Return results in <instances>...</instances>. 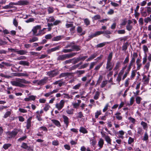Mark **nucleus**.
<instances>
[{
	"label": "nucleus",
	"instance_id": "f257e3e1",
	"mask_svg": "<svg viewBox=\"0 0 151 151\" xmlns=\"http://www.w3.org/2000/svg\"><path fill=\"white\" fill-rule=\"evenodd\" d=\"M76 52H72L70 54H65L58 56L57 60L58 61H63L67 59L71 58L77 54Z\"/></svg>",
	"mask_w": 151,
	"mask_h": 151
},
{
	"label": "nucleus",
	"instance_id": "f03ea898",
	"mask_svg": "<svg viewBox=\"0 0 151 151\" xmlns=\"http://www.w3.org/2000/svg\"><path fill=\"white\" fill-rule=\"evenodd\" d=\"M112 57L113 53L112 52H111L109 53L107 57L106 68H109L111 67H113L114 65H112V63L111 62Z\"/></svg>",
	"mask_w": 151,
	"mask_h": 151
},
{
	"label": "nucleus",
	"instance_id": "7ed1b4c3",
	"mask_svg": "<svg viewBox=\"0 0 151 151\" xmlns=\"http://www.w3.org/2000/svg\"><path fill=\"white\" fill-rule=\"evenodd\" d=\"M59 72L57 69L53 70L47 72V75L50 78L54 77L58 75Z\"/></svg>",
	"mask_w": 151,
	"mask_h": 151
},
{
	"label": "nucleus",
	"instance_id": "20e7f679",
	"mask_svg": "<svg viewBox=\"0 0 151 151\" xmlns=\"http://www.w3.org/2000/svg\"><path fill=\"white\" fill-rule=\"evenodd\" d=\"M19 131L17 129H14L12 131H8L7 134L9 136V138H12L15 137L18 133Z\"/></svg>",
	"mask_w": 151,
	"mask_h": 151
},
{
	"label": "nucleus",
	"instance_id": "39448f33",
	"mask_svg": "<svg viewBox=\"0 0 151 151\" xmlns=\"http://www.w3.org/2000/svg\"><path fill=\"white\" fill-rule=\"evenodd\" d=\"M16 3V5H27L29 4V1L27 0H20Z\"/></svg>",
	"mask_w": 151,
	"mask_h": 151
},
{
	"label": "nucleus",
	"instance_id": "423d86ee",
	"mask_svg": "<svg viewBox=\"0 0 151 151\" xmlns=\"http://www.w3.org/2000/svg\"><path fill=\"white\" fill-rule=\"evenodd\" d=\"M21 147L27 150L28 151H33V150L30 146H28L27 144L25 142H23L22 145L21 146Z\"/></svg>",
	"mask_w": 151,
	"mask_h": 151
},
{
	"label": "nucleus",
	"instance_id": "0eeeda50",
	"mask_svg": "<svg viewBox=\"0 0 151 151\" xmlns=\"http://www.w3.org/2000/svg\"><path fill=\"white\" fill-rule=\"evenodd\" d=\"M48 79L47 77H45L43 79L39 80L37 82V85L40 86L44 85L46 83Z\"/></svg>",
	"mask_w": 151,
	"mask_h": 151
},
{
	"label": "nucleus",
	"instance_id": "6e6552de",
	"mask_svg": "<svg viewBox=\"0 0 151 151\" xmlns=\"http://www.w3.org/2000/svg\"><path fill=\"white\" fill-rule=\"evenodd\" d=\"M11 83L12 86L20 87H23L25 86L24 84L19 82V81H12L11 82Z\"/></svg>",
	"mask_w": 151,
	"mask_h": 151
},
{
	"label": "nucleus",
	"instance_id": "1a4fd4ad",
	"mask_svg": "<svg viewBox=\"0 0 151 151\" xmlns=\"http://www.w3.org/2000/svg\"><path fill=\"white\" fill-rule=\"evenodd\" d=\"M65 102L63 100H61L59 104H56V107L58 109V110H60L64 105Z\"/></svg>",
	"mask_w": 151,
	"mask_h": 151
},
{
	"label": "nucleus",
	"instance_id": "9d476101",
	"mask_svg": "<svg viewBox=\"0 0 151 151\" xmlns=\"http://www.w3.org/2000/svg\"><path fill=\"white\" fill-rule=\"evenodd\" d=\"M62 117L63 119L64 124H65L66 128H67L70 123L69 119L67 116L65 115H63Z\"/></svg>",
	"mask_w": 151,
	"mask_h": 151
},
{
	"label": "nucleus",
	"instance_id": "9b49d317",
	"mask_svg": "<svg viewBox=\"0 0 151 151\" xmlns=\"http://www.w3.org/2000/svg\"><path fill=\"white\" fill-rule=\"evenodd\" d=\"M13 5H16V3L11 2L8 5L3 6L2 9H8L14 8L15 7L14 6H13Z\"/></svg>",
	"mask_w": 151,
	"mask_h": 151
},
{
	"label": "nucleus",
	"instance_id": "f8f14e48",
	"mask_svg": "<svg viewBox=\"0 0 151 151\" xmlns=\"http://www.w3.org/2000/svg\"><path fill=\"white\" fill-rule=\"evenodd\" d=\"M32 119V116H30L27 120L26 125V129H29L31 127V120Z\"/></svg>",
	"mask_w": 151,
	"mask_h": 151
},
{
	"label": "nucleus",
	"instance_id": "ddd939ff",
	"mask_svg": "<svg viewBox=\"0 0 151 151\" xmlns=\"http://www.w3.org/2000/svg\"><path fill=\"white\" fill-rule=\"evenodd\" d=\"M41 27L40 25H37L34 27L32 29V31L33 32V35L36 36V33L37 32V30L38 29H41Z\"/></svg>",
	"mask_w": 151,
	"mask_h": 151
},
{
	"label": "nucleus",
	"instance_id": "4468645a",
	"mask_svg": "<svg viewBox=\"0 0 151 151\" xmlns=\"http://www.w3.org/2000/svg\"><path fill=\"white\" fill-rule=\"evenodd\" d=\"M29 72L26 71H24L23 73H17L16 76L18 77L24 76L28 77L29 76Z\"/></svg>",
	"mask_w": 151,
	"mask_h": 151
},
{
	"label": "nucleus",
	"instance_id": "2eb2a0df",
	"mask_svg": "<svg viewBox=\"0 0 151 151\" xmlns=\"http://www.w3.org/2000/svg\"><path fill=\"white\" fill-rule=\"evenodd\" d=\"M36 96L31 95L29 96L28 98H25L24 100L26 101H34L36 99Z\"/></svg>",
	"mask_w": 151,
	"mask_h": 151
},
{
	"label": "nucleus",
	"instance_id": "dca6fc26",
	"mask_svg": "<svg viewBox=\"0 0 151 151\" xmlns=\"http://www.w3.org/2000/svg\"><path fill=\"white\" fill-rule=\"evenodd\" d=\"M64 36L63 35H59L53 37L52 39V41H58L61 40L64 38Z\"/></svg>",
	"mask_w": 151,
	"mask_h": 151
},
{
	"label": "nucleus",
	"instance_id": "f3484780",
	"mask_svg": "<svg viewBox=\"0 0 151 151\" xmlns=\"http://www.w3.org/2000/svg\"><path fill=\"white\" fill-rule=\"evenodd\" d=\"M141 62V60H140L139 58H137L136 61V63L137 65V70H139L141 66L142 65V64L140 63Z\"/></svg>",
	"mask_w": 151,
	"mask_h": 151
},
{
	"label": "nucleus",
	"instance_id": "a211bd4d",
	"mask_svg": "<svg viewBox=\"0 0 151 151\" xmlns=\"http://www.w3.org/2000/svg\"><path fill=\"white\" fill-rule=\"evenodd\" d=\"M71 50L73 51H78L81 50V47L79 45L73 44Z\"/></svg>",
	"mask_w": 151,
	"mask_h": 151
},
{
	"label": "nucleus",
	"instance_id": "6ab92c4d",
	"mask_svg": "<svg viewBox=\"0 0 151 151\" xmlns=\"http://www.w3.org/2000/svg\"><path fill=\"white\" fill-rule=\"evenodd\" d=\"M19 64L23 66H29V63L27 61L24 60H21L19 61Z\"/></svg>",
	"mask_w": 151,
	"mask_h": 151
},
{
	"label": "nucleus",
	"instance_id": "aec40b11",
	"mask_svg": "<svg viewBox=\"0 0 151 151\" xmlns=\"http://www.w3.org/2000/svg\"><path fill=\"white\" fill-rule=\"evenodd\" d=\"M138 57L137 53V52H134L132 57L130 61L134 63L135 61V59Z\"/></svg>",
	"mask_w": 151,
	"mask_h": 151
},
{
	"label": "nucleus",
	"instance_id": "412c9836",
	"mask_svg": "<svg viewBox=\"0 0 151 151\" xmlns=\"http://www.w3.org/2000/svg\"><path fill=\"white\" fill-rule=\"evenodd\" d=\"M150 79L148 77H147V76L144 75L143 76V80H144V83L145 84L147 85L148 84Z\"/></svg>",
	"mask_w": 151,
	"mask_h": 151
},
{
	"label": "nucleus",
	"instance_id": "4be33fe9",
	"mask_svg": "<svg viewBox=\"0 0 151 151\" xmlns=\"http://www.w3.org/2000/svg\"><path fill=\"white\" fill-rule=\"evenodd\" d=\"M97 56V54L96 53H94L91 55L89 58L86 59V61L87 62L90 61L94 58H95Z\"/></svg>",
	"mask_w": 151,
	"mask_h": 151
},
{
	"label": "nucleus",
	"instance_id": "5701e85b",
	"mask_svg": "<svg viewBox=\"0 0 151 151\" xmlns=\"http://www.w3.org/2000/svg\"><path fill=\"white\" fill-rule=\"evenodd\" d=\"M72 74V73H62L60 75L59 77L61 78L65 76H71Z\"/></svg>",
	"mask_w": 151,
	"mask_h": 151
},
{
	"label": "nucleus",
	"instance_id": "b1692460",
	"mask_svg": "<svg viewBox=\"0 0 151 151\" xmlns=\"http://www.w3.org/2000/svg\"><path fill=\"white\" fill-rule=\"evenodd\" d=\"M51 121L52 123L56 126L58 127H61V125L60 123L58 120L56 119H52Z\"/></svg>",
	"mask_w": 151,
	"mask_h": 151
},
{
	"label": "nucleus",
	"instance_id": "393cba45",
	"mask_svg": "<svg viewBox=\"0 0 151 151\" xmlns=\"http://www.w3.org/2000/svg\"><path fill=\"white\" fill-rule=\"evenodd\" d=\"M104 139L108 144L110 145H111V142L112 140L109 136L107 135V136H106Z\"/></svg>",
	"mask_w": 151,
	"mask_h": 151
},
{
	"label": "nucleus",
	"instance_id": "a878e982",
	"mask_svg": "<svg viewBox=\"0 0 151 151\" xmlns=\"http://www.w3.org/2000/svg\"><path fill=\"white\" fill-rule=\"evenodd\" d=\"M79 131L83 134H87L88 133V131L87 129L84 127H80Z\"/></svg>",
	"mask_w": 151,
	"mask_h": 151
},
{
	"label": "nucleus",
	"instance_id": "bb28decb",
	"mask_svg": "<svg viewBox=\"0 0 151 151\" xmlns=\"http://www.w3.org/2000/svg\"><path fill=\"white\" fill-rule=\"evenodd\" d=\"M72 60V63L73 64H75L78 62L80 61V59H79V57L78 58H74L71 59Z\"/></svg>",
	"mask_w": 151,
	"mask_h": 151
},
{
	"label": "nucleus",
	"instance_id": "cd10ccee",
	"mask_svg": "<svg viewBox=\"0 0 151 151\" xmlns=\"http://www.w3.org/2000/svg\"><path fill=\"white\" fill-rule=\"evenodd\" d=\"M128 45L129 43L128 42H127L125 43H124L122 47V50L123 51L126 50L127 49Z\"/></svg>",
	"mask_w": 151,
	"mask_h": 151
},
{
	"label": "nucleus",
	"instance_id": "c85d7f7f",
	"mask_svg": "<svg viewBox=\"0 0 151 151\" xmlns=\"http://www.w3.org/2000/svg\"><path fill=\"white\" fill-rule=\"evenodd\" d=\"M121 114V113L119 112H116L115 114V115L116 116V119L118 120H121L122 119V116L119 115Z\"/></svg>",
	"mask_w": 151,
	"mask_h": 151
},
{
	"label": "nucleus",
	"instance_id": "c756f323",
	"mask_svg": "<svg viewBox=\"0 0 151 151\" xmlns=\"http://www.w3.org/2000/svg\"><path fill=\"white\" fill-rule=\"evenodd\" d=\"M109 42H104L102 43H101L98 44L96 45V47L98 48L104 46L106 44H109Z\"/></svg>",
	"mask_w": 151,
	"mask_h": 151
},
{
	"label": "nucleus",
	"instance_id": "7c9ffc66",
	"mask_svg": "<svg viewBox=\"0 0 151 151\" xmlns=\"http://www.w3.org/2000/svg\"><path fill=\"white\" fill-rule=\"evenodd\" d=\"M134 63L131 62V61L130 62V63L129 64V65L127 67V72H128L129 73V71H130L131 69L132 68V66L133 65H134Z\"/></svg>",
	"mask_w": 151,
	"mask_h": 151
},
{
	"label": "nucleus",
	"instance_id": "2f4dec72",
	"mask_svg": "<svg viewBox=\"0 0 151 151\" xmlns=\"http://www.w3.org/2000/svg\"><path fill=\"white\" fill-rule=\"evenodd\" d=\"M141 9H142V10H141V14L142 17H145L148 15L147 14L148 13H147V12H146V11H143L144 8L141 7Z\"/></svg>",
	"mask_w": 151,
	"mask_h": 151
},
{
	"label": "nucleus",
	"instance_id": "473e14b6",
	"mask_svg": "<svg viewBox=\"0 0 151 151\" xmlns=\"http://www.w3.org/2000/svg\"><path fill=\"white\" fill-rule=\"evenodd\" d=\"M104 144V140L102 139H100L98 142V145L100 148H101L103 147Z\"/></svg>",
	"mask_w": 151,
	"mask_h": 151
},
{
	"label": "nucleus",
	"instance_id": "72a5a7b5",
	"mask_svg": "<svg viewBox=\"0 0 151 151\" xmlns=\"http://www.w3.org/2000/svg\"><path fill=\"white\" fill-rule=\"evenodd\" d=\"M104 63V62H101L100 63H99L98 65L97 66H96L94 70L96 71H97L99 70L100 68L101 67V66L103 65Z\"/></svg>",
	"mask_w": 151,
	"mask_h": 151
},
{
	"label": "nucleus",
	"instance_id": "f704fd0d",
	"mask_svg": "<svg viewBox=\"0 0 151 151\" xmlns=\"http://www.w3.org/2000/svg\"><path fill=\"white\" fill-rule=\"evenodd\" d=\"M137 70H132L131 72V76H130V78L131 79H134L136 75V73Z\"/></svg>",
	"mask_w": 151,
	"mask_h": 151
},
{
	"label": "nucleus",
	"instance_id": "c9c22d12",
	"mask_svg": "<svg viewBox=\"0 0 151 151\" xmlns=\"http://www.w3.org/2000/svg\"><path fill=\"white\" fill-rule=\"evenodd\" d=\"M120 63L119 61H118L115 65V66L114 67L113 70H116L118 69L120 67Z\"/></svg>",
	"mask_w": 151,
	"mask_h": 151
},
{
	"label": "nucleus",
	"instance_id": "e433bc0d",
	"mask_svg": "<svg viewBox=\"0 0 151 151\" xmlns=\"http://www.w3.org/2000/svg\"><path fill=\"white\" fill-rule=\"evenodd\" d=\"M46 29V28H43L42 30H40L38 33L36 35V36H39L45 34V32H44V31Z\"/></svg>",
	"mask_w": 151,
	"mask_h": 151
},
{
	"label": "nucleus",
	"instance_id": "4c0bfd02",
	"mask_svg": "<svg viewBox=\"0 0 151 151\" xmlns=\"http://www.w3.org/2000/svg\"><path fill=\"white\" fill-rule=\"evenodd\" d=\"M12 145V144L9 143H7L4 144L3 146V148L5 150H6L8 149Z\"/></svg>",
	"mask_w": 151,
	"mask_h": 151
},
{
	"label": "nucleus",
	"instance_id": "58836bf2",
	"mask_svg": "<svg viewBox=\"0 0 151 151\" xmlns=\"http://www.w3.org/2000/svg\"><path fill=\"white\" fill-rule=\"evenodd\" d=\"M73 44H75V43L74 41H73L70 42L69 44L67 45L65 47V48H67L70 47H71L72 48Z\"/></svg>",
	"mask_w": 151,
	"mask_h": 151
},
{
	"label": "nucleus",
	"instance_id": "ea45409f",
	"mask_svg": "<svg viewBox=\"0 0 151 151\" xmlns=\"http://www.w3.org/2000/svg\"><path fill=\"white\" fill-rule=\"evenodd\" d=\"M99 95L100 93L98 91H96L93 97L94 99L96 100H97L99 98Z\"/></svg>",
	"mask_w": 151,
	"mask_h": 151
},
{
	"label": "nucleus",
	"instance_id": "a19ab883",
	"mask_svg": "<svg viewBox=\"0 0 151 151\" xmlns=\"http://www.w3.org/2000/svg\"><path fill=\"white\" fill-rule=\"evenodd\" d=\"M143 49L145 55L147 54V53L148 52V49L147 46L145 45H144L143 46Z\"/></svg>",
	"mask_w": 151,
	"mask_h": 151
},
{
	"label": "nucleus",
	"instance_id": "79ce46f5",
	"mask_svg": "<svg viewBox=\"0 0 151 151\" xmlns=\"http://www.w3.org/2000/svg\"><path fill=\"white\" fill-rule=\"evenodd\" d=\"M19 82L20 83H23L25 84H27L29 83V81H26L24 79H19L18 80Z\"/></svg>",
	"mask_w": 151,
	"mask_h": 151
},
{
	"label": "nucleus",
	"instance_id": "37998d69",
	"mask_svg": "<svg viewBox=\"0 0 151 151\" xmlns=\"http://www.w3.org/2000/svg\"><path fill=\"white\" fill-rule=\"evenodd\" d=\"M27 53V52L23 50H18L17 52V53L18 54H20V55H24Z\"/></svg>",
	"mask_w": 151,
	"mask_h": 151
},
{
	"label": "nucleus",
	"instance_id": "c03bdc74",
	"mask_svg": "<svg viewBox=\"0 0 151 151\" xmlns=\"http://www.w3.org/2000/svg\"><path fill=\"white\" fill-rule=\"evenodd\" d=\"M129 61V55H128L126 58H125V60H124L123 62V64H125L126 63H128Z\"/></svg>",
	"mask_w": 151,
	"mask_h": 151
},
{
	"label": "nucleus",
	"instance_id": "a18cd8bd",
	"mask_svg": "<svg viewBox=\"0 0 151 151\" xmlns=\"http://www.w3.org/2000/svg\"><path fill=\"white\" fill-rule=\"evenodd\" d=\"M38 40L37 37H33L32 39L29 40V42L30 43L34 42L37 41Z\"/></svg>",
	"mask_w": 151,
	"mask_h": 151
},
{
	"label": "nucleus",
	"instance_id": "49530a36",
	"mask_svg": "<svg viewBox=\"0 0 151 151\" xmlns=\"http://www.w3.org/2000/svg\"><path fill=\"white\" fill-rule=\"evenodd\" d=\"M84 22L86 26H88L90 24V21L89 19L88 18H86L84 20Z\"/></svg>",
	"mask_w": 151,
	"mask_h": 151
},
{
	"label": "nucleus",
	"instance_id": "de8ad7c7",
	"mask_svg": "<svg viewBox=\"0 0 151 151\" xmlns=\"http://www.w3.org/2000/svg\"><path fill=\"white\" fill-rule=\"evenodd\" d=\"M101 114V110L97 111L95 113V117L96 119L98 118L99 115H100Z\"/></svg>",
	"mask_w": 151,
	"mask_h": 151
},
{
	"label": "nucleus",
	"instance_id": "09e8293b",
	"mask_svg": "<svg viewBox=\"0 0 151 151\" xmlns=\"http://www.w3.org/2000/svg\"><path fill=\"white\" fill-rule=\"evenodd\" d=\"M126 29L128 31H130L133 29V26L131 25H127L126 26Z\"/></svg>",
	"mask_w": 151,
	"mask_h": 151
},
{
	"label": "nucleus",
	"instance_id": "8fccbe9b",
	"mask_svg": "<svg viewBox=\"0 0 151 151\" xmlns=\"http://www.w3.org/2000/svg\"><path fill=\"white\" fill-rule=\"evenodd\" d=\"M142 99L140 96H137L136 98V101L137 104H139Z\"/></svg>",
	"mask_w": 151,
	"mask_h": 151
},
{
	"label": "nucleus",
	"instance_id": "3c124183",
	"mask_svg": "<svg viewBox=\"0 0 151 151\" xmlns=\"http://www.w3.org/2000/svg\"><path fill=\"white\" fill-rule=\"evenodd\" d=\"M27 138V136H26V135H25L19 138L18 139V141L19 142H21V141Z\"/></svg>",
	"mask_w": 151,
	"mask_h": 151
},
{
	"label": "nucleus",
	"instance_id": "603ef678",
	"mask_svg": "<svg viewBox=\"0 0 151 151\" xmlns=\"http://www.w3.org/2000/svg\"><path fill=\"white\" fill-rule=\"evenodd\" d=\"M85 73L84 70H77L75 72V73L78 74V75H80L84 74Z\"/></svg>",
	"mask_w": 151,
	"mask_h": 151
},
{
	"label": "nucleus",
	"instance_id": "864d4df0",
	"mask_svg": "<svg viewBox=\"0 0 151 151\" xmlns=\"http://www.w3.org/2000/svg\"><path fill=\"white\" fill-rule=\"evenodd\" d=\"M39 130H42L44 131L47 132L48 131L47 128L45 126H42L39 127L38 129Z\"/></svg>",
	"mask_w": 151,
	"mask_h": 151
},
{
	"label": "nucleus",
	"instance_id": "5fc2aeb1",
	"mask_svg": "<svg viewBox=\"0 0 151 151\" xmlns=\"http://www.w3.org/2000/svg\"><path fill=\"white\" fill-rule=\"evenodd\" d=\"M0 76L2 77H4L5 78L9 79L12 78V76H10L7 75L4 73H0Z\"/></svg>",
	"mask_w": 151,
	"mask_h": 151
},
{
	"label": "nucleus",
	"instance_id": "6e6d98bb",
	"mask_svg": "<svg viewBox=\"0 0 151 151\" xmlns=\"http://www.w3.org/2000/svg\"><path fill=\"white\" fill-rule=\"evenodd\" d=\"M141 124L142 126L144 129H145L146 128H147V125L146 123L143 121H142L141 123Z\"/></svg>",
	"mask_w": 151,
	"mask_h": 151
},
{
	"label": "nucleus",
	"instance_id": "4d7b16f0",
	"mask_svg": "<svg viewBox=\"0 0 151 151\" xmlns=\"http://www.w3.org/2000/svg\"><path fill=\"white\" fill-rule=\"evenodd\" d=\"M81 86V84L80 83H79L77 85L73 87V89L75 90L78 89Z\"/></svg>",
	"mask_w": 151,
	"mask_h": 151
},
{
	"label": "nucleus",
	"instance_id": "13d9d810",
	"mask_svg": "<svg viewBox=\"0 0 151 151\" xmlns=\"http://www.w3.org/2000/svg\"><path fill=\"white\" fill-rule=\"evenodd\" d=\"M117 32L119 34H124L125 33L126 31L124 29H121L117 31Z\"/></svg>",
	"mask_w": 151,
	"mask_h": 151
},
{
	"label": "nucleus",
	"instance_id": "bf43d9fd",
	"mask_svg": "<svg viewBox=\"0 0 151 151\" xmlns=\"http://www.w3.org/2000/svg\"><path fill=\"white\" fill-rule=\"evenodd\" d=\"M107 83V81H103L101 85V88L104 87L106 86Z\"/></svg>",
	"mask_w": 151,
	"mask_h": 151
},
{
	"label": "nucleus",
	"instance_id": "052dcab7",
	"mask_svg": "<svg viewBox=\"0 0 151 151\" xmlns=\"http://www.w3.org/2000/svg\"><path fill=\"white\" fill-rule=\"evenodd\" d=\"M97 62H91L90 63V65L89 67V70H91L93 68L94 66L96 64Z\"/></svg>",
	"mask_w": 151,
	"mask_h": 151
},
{
	"label": "nucleus",
	"instance_id": "680f3d73",
	"mask_svg": "<svg viewBox=\"0 0 151 151\" xmlns=\"http://www.w3.org/2000/svg\"><path fill=\"white\" fill-rule=\"evenodd\" d=\"M72 51H73V50L71 49H63L62 51V52L65 53L70 52Z\"/></svg>",
	"mask_w": 151,
	"mask_h": 151
},
{
	"label": "nucleus",
	"instance_id": "e2e57ef3",
	"mask_svg": "<svg viewBox=\"0 0 151 151\" xmlns=\"http://www.w3.org/2000/svg\"><path fill=\"white\" fill-rule=\"evenodd\" d=\"M13 24L16 27H17L18 26V22L16 19V18H14L13 20Z\"/></svg>",
	"mask_w": 151,
	"mask_h": 151
},
{
	"label": "nucleus",
	"instance_id": "0e129e2a",
	"mask_svg": "<svg viewBox=\"0 0 151 151\" xmlns=\"http://www.w3.org/2000/svg\"><path fill=\"white\" fill-rule=\"evenodd\" d=\"M61 23V22L60 20H57L55 21L53 23V24L54 26L57 25L60 23Z\"/></svg>",
	"mask_w": 151,
	"mask_h": 151
},
{
	"label": "nucleus",
	"instance_id": "69168bd1",
	"mask_svg": "<svg viewBox=\"0 0 151 151\" xmlns=\"http://www.w3.org/2000/svg\"><path fill=\"white\" fill-rule=\"evenodd\" d=\"M47 11L49 14L52 13L54 11L53 8L52 7H48Z\"/></svg>",
	"mask_w": 151,
	"mask_h": 151
},
{
	"label": "nucleus",
	"instance_id": "338daca9",
	"mask_svg": "<svg viewBox=\"0 0 151 151\" xmlns=\"http://www.w3.org/2000/svg\"><path fill=\"white\" fill-rule=\"evenodd\" d=\"M45 37L47 40L50 39L52 38V35L50 34L45 35Z\"/></svg>",
	"mask_w": 151,
	"mask_h": 151
},
{
	"label": "nucleus",
	"instance_id": "774afa93",
	"mask_svg": "<svg viewBox=\"0 0 151 151\" xmlns=\"http://www.w3.org/2000/svg\"><path fill=\"white\" fill-rule=\"evenodd\" d=\"M144 21L145 23H147L148 22H151V19L150 17H148L144 19Z\"/></svg>",
	"mask_w": 151,
	"mask_h": 151
}]
</instances>
